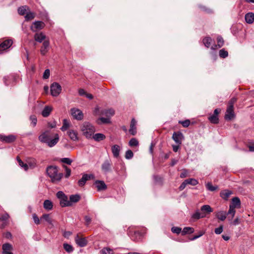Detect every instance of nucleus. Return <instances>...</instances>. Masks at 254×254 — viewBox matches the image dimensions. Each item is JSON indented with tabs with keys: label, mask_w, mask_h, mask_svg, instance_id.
<instances>
[{
	"label": "nucleus",
	"mask_w": 254,
	"mask_h": 254,
	"mask_svg": "<svg viewBox=\"0 0 254 254\" xmlns=\"http://www.w3.org/2000/svg\"><path fill=\"white\" fill-rule=\"evenodd\" d=\"M57 197L60 199L65 196V194L62 191H59L57 193Z\"/></svg>",
	"instance_id": "obj_62"
},
{
	"label": "nucleus",
	"mask_w": 254,
	"mask_h": 254,
	"mask_svg": "<svg viewBox=\"0 0 254 254\" xmlns=\"http://www.w3.org/2000/svg\"><path fill=\"white\" fill-rule=\"evenodd\" d=\"M30 120H31L33 126L35 127L36 125L37 121L36 117L35 115L31 116L30 117Z\"/></svg>",
	"instance_id": "obj_54"
},
{
	"label": "nucleus",
	"mask_w": 254,
	"mask_h": 254,
	"mask_svg": "<svg viewBox=\"0 0 254 254\" xmlns=\"http://www.w3.org/2000/svg\"><path fill=\"white\" fill-rule=\"evenodd\" d=\"M133 156V153L130 150H128L126 152L125 157L127 159H130Z\"/></svg>",
	"instance_id": "obj_50"
},
{
	"label": "nucleus",
	"mask_w": 254,
	"mask_h": 254,
	"mask_svg": "<svg viewBox=\"0 0 254 254\" xmlns=\"http://www.w3.org/2000/svg\"><path fill=\"white\" fill-rule=\"evenodd\" d=\"M46 35L42 32L37 33L34 35L35 40L39 43H41L43 41L46 40Z\"/></svg>",
	"instance_id": "obj_22"
},
{
	"label": "nucleus",
	"mask_w": 254,
	"mask_h": 254,
	"mask_svg": "<svg viewBox=\"0 0 254 254\" xmlns=\"http://www.w3.org/2000/svg\"><path fill=\"white\" fill-rule=\"evenodd\" d=\"M217 44L219 48L223 46L224 44V40L223 38L220 36H218L217 37Z\"/></svg>",
	"instance_id": "obj_51"
},
{
	"label": "nucleus",
	"mask_w": 254,
	"mask_h": 254,
	"mask_svg": "<svg viewBox=\"0 0 254 254\" xmlns=\"http://www.w3.org/2000/svg\"><path fill=\"white\" fill-rule=\"evenodd\" d=\"M171 231L174 233L179 234L181 232L182 229L180 227H173L171 229Z\"/></svg>",
	"instance_id": "obj_52"
},
{
	"label": "nucleus",
	"mask_w": 254,
	"mask_h": 254,
	"mask_svg": "<svg viewBox=\"0 0 254 254\" xmlns=\"http://www.w3.org/2000/svg\"><path fill=\"white\" fill-rule=\"evenodd\" d=\"M94 112L96 115H105L109 118L115 114V111L112 109L102 110L100 111V108L98 107L95 108Z\"/></svg>",
	"instance_id": "obj_4"
},
{
	"label": "nucleus",
	"mask_w": 254,
	"mask_h": 254,
	"mask_svg": "<svg viewBox=\"0 0 254 254\" xmlns=\"http://www.w3.org/2000/svg\"><path fill=\"white\" fill-rule=\"evenodd\" d=\"M234 117V112L233 108L228 107L225 115V119L226 120H231Z\"/></svg>",
	"instance_id": "obj_16"
},
{
	"label": "nucleus",
	"mask_w": 254,
	"mask_h": 254,
	"mask_svg": "<svg viewBox=\"0 0 254 254\" xmlns=\"http://www.w3.org/2000/svg\"><path fill=\"white\" fill-rule=\"evenodd\" d=\"M64 168L65 171V177L67 178L70 175L71 170L69 168H68L67 167H66L65 166H64Z\"/></svg>",
	"instance_id": "obj_55"
},
{
	"label": "nucleus",
	"mask_w": 254,
	"mask_h": 254,
	"mask_svg": "<svg viewBox=\"0 0 254 254\" xmlns=\"http://www.w3.org/2000/svg\"><path fill=\"white\" fill-rule=\"evenodd\" d=\"M236 213L235 208L234 205H230L229 206V209L228 212L227 213V215H231V219H232L234 216H235Z\"/></svg>",
	"instance_id": "obj_34"
},
{
	"label": "nucleus",
	"mask_w": 254,
	"mask_h": 254,
	"mask_svg": "<svg viewBox=\"0 0 254 254\" xmlns=\"http://www.w3.org/2000/svg\"><path fill=\"white\" fill-rule=\"evenodd\" d=\"M13 41L11 39L5 40L0 44V51H3L11 47Z\"/></svg>",
	"instance_id": "obj_14"
},
{
	"label": "nucleus",
	"mask_w": 254,
	"mask_h": 254,
	"mask_svg": "<svg viewBox=\"0 0 254 254\" xmlns=\"http://www.w3.org/2000/svg\"><path fill=\"white\" fill-rule=\"evenodd\" d=\"M210 122L213 124H217L218 123V116H217L213 114L212 115L210 116L208 118Z\"/></svg>",
	"instance_id": "obj_42"
},
{
	"label": "nucleus",
	"mask_w": 254,
	"mask_h": 254,
	"mask_svg": "<svg viewBox=\"0 0 254 254\" xmlns=\"http://www.w3.org/2000/svg\"><path fill=\"white\" fill-rule=\"evenodd\" d=\"M245 20L247 23L252 24L254 21V13L253 12H249L245 15Z\"/></svg>",
	"instance_id": "obj_26"
},
{
	"label": "nucleus",
	"mask_w": 254,
	"mask_h": 254,
	"mask_svg": "<svg viewBox=\"0 0 254 254\" xmlns=\"http://www.w3.org/2000/svg\"><path fill=\"white\" fill-rule=\"evenodd\" d=\"M75 242L76 244L80 247H84L87 244V240L85 238L81 237L78 234L75 237Z\"/></svg>",
	"instance_id": "obj_10"
},
{
	"label": "nucleus",
	"mask_w": 254,
	"mask_h": 254,
	"mask_svg": "<svg viewBox=\"0 0 254 254\" xmlns=\"http://www.w3.org/2000/svg\"><path fill=\"white\" fill-rule=\"evenodd\" d=\"M194 229L193 228L187 227H185L182 231V234L183 235H186L187 233L191 234L193 233Z\"/></svg>",
	"instance_id": "obj_37"
},
{
	"label": "nucleus",
	"mask_w": 254,
	"mask_h": 254,
	"mask_svg": "<svg viewBox=\"0 0 254 254\" xmlns=\"http://www.w3.org/2000/svg\"><path fill=\"white\" fill-rule=\"evenodd\" d=\"M17 138V136L14 134L5 135L0 134V141L5 143H11L14 142Z\"/></svg>",
	"instance_id": "obj_6"
},
{
	"label": "nucleus",
	"mask_w": 254,
	"mask_h": 254,
	"mask_svg": "<svg viewBox=\"0 0 254 254\" xmlns=\"http://www.w3.org/2000/svg\"><path fill=\"white\" fill-rule=\"evenodd\" d=\"M128 144L130 146L134 147L138 146L139 143L138 140L136 138H132L129 140Z\"/></svg>",
	"instance_id": "obj_43"
},
{
	"label": "nucleus",
	"mask_w": 254,
	"mask_h": 254,
	"mask_svg": "<svg viewBox=\"0 0 254 254\" xmlns=\"http://www.w3.org/2000/svg\"><path fill=\"white\" fill-rule=\"evenodd\" d=\"M212 39L209 37H205L203 39V43L205 47L209 48L212 42Z\"/></svg>",
	"instance_id": "obj_36"
},
{
	"label": "nucleus",
	"mask_w": 254,
	"mask_h": 254,
	"mask_svg": "<svg viewBox=\"0 0 254 254\" xmlns=\"http://www.w3.org/2000/svg\"><path fill=\"white\" fill-rule=\"evenodd\" d=\"M91 138H93L96 141L99 142L104 140L106 138V136L103 133H97L94 134H93Z\"/></svg>",
	"instance_id": "obj_24"
},
{
	"label": "nucleus",
	"mask_w": 254,
	"mask_h": 254,
	"mask_svg": "<svg viewBox=\"0 0 254 254\" xmlns=\"http://www.w3.org/2000/svg\"><path fill=\"white\" fill-rule=\"evenodd\" d=\"M172 138L177 144L180 145L182 143L183 135L180 132H175L173 134Z\"/></svg>",
	"instance_id": "obj_15"
},
{
	"label": "nucleus",
	"mask_w": 254,
	"mask_h": 254,
	"mask_svg": "<svg viewBox=\"0 0 254 254\" xmlns=\"http://www.w3.org/2000/svg\"><path fill=\"white\" fill-rule=\"evenodd\" d=\"M97 122L98 124H100L101 123L108 124V123H110V118H109L108 117H107V118L101 117L98 119Z\"/></svg>",
	"instance_id": "obj_39"
},
{
	"label": "nucleus",
	"mask_w": 254,
	"mask_h": 254,
	"mask_svg": "<svg viewBox=\"0 0 254 254\" xmlns=\"http://www.w3.org/2000/svg\"><path fill=\"white\" fill-rule=\"evenodd\" d=\"M102 254H114L113 250L110 248H104L101 251Z\"/></svg>",
	"instance_id": "obj_40"
},
{
	"label": "nucleus",
	"mask_w": 254,
	"mask_h": 254,
	"mask_svg": "<svg viewBox=\"0 0 254 254\" xmlns=\"http://www.w3.org/2000/svg\"><path fill=\"white\" fill-rule=\"evenodd\" d=\"M84 220L85 221L86 225H88L91 221V219L90 217L88 216H85L84 217Z\"/></svg>",
	"instance_id": "obj_63"
},
{
	"label": "nucleus",
	"mask_w": 254,
	"mask_h": 254,
	"mask_svg": "<svg viewBox=\"0 0 254 254\" xmlns=\"http://www.w3.org/2000/svg\"><path fill=\"white\" fill-rule=\"evenodd\" d=\"M200 211L203 217H206L208 214L213 212V209L209 205H203L200 207Z\"/></svg>",
	"instance_id": "obj_11"
},
{
	"label": "nucleus",
	"mask_w": 254,
	"mask_h": 254,
	"mask_svg": "<svg viewBox=\"0 0 254 254\" xmlns=\"http://www.w3.org/2000/svg\"><path fill=\"white\" fill-rule=\"evenodd\" d=\"M187 185V183H186V180H185L183 183L182 184L180 185V186L179 187V189L180 190H183L186 187Z\"/></svg>",
	"instance_id": "obj_64"
},
{
	"label": "nucleus",
	"mask_w": 254,
	"mask_h": 254,
	"mask_svg": "<svg viewBox=\"0 0 254 254\" xmlns=\"http://www.w3.org/2000/svg\"><path fill=\"white\" fill-rule=\"evenodd\" d=\"M45 23L40 21H37L34 22L31 25L30 29L33 32H36L44 28Z\"/></svg>",
	"instance_id": "obj_9"
},
{
	"label": "nucleus",
	"mask_w": 254,
	"mask_h": 254,
	"mask_svg": "<svg viewBox=\"0 0 254 254\" xmlns=\"http://www.w3.org/2000/svg\"><path fill=\"white\" fill-rule=\"evenodd\" d=\"M40 219H41V220L44 219L49 224L53 225L52 220L51 218L50 217L49 214H44L42 215V216L41 217Z\"/></svg>",
	"instance_id": "obj_33"
},
{
	"label": "nucleus",
	"mask_w": 254,
	"mask_h": 254,
	"mask_svg": "<svg viewBox=\"0 0 254 254\" xmlns=\"http://www.w3.org/2000/svg\"><path fill=\"white\" fill-rule=\"evenodd\" d=\"M29 7L26 6H22L18 8V13L21 15H24L26 12L29 10Z\"/></svg>",
	"instance_id": "obj_32"
},
{
	"label": "nucleus",
	"mask_w": 254,
	"mask_h": 254,
	"mask_svg": "<svg viewBox=\"0 0 254 254\" xmlns=\"http://www.w3.org/2000/svg\"><path fill=\"white\" fill-rule=\"evenodd\" d=\"M216 217L221 221H224L227 217V212L224 211H219L216 212Z\"/></svg>",
	"instance_id": "obj_27"
},
{
	"label": "nucleus",
	"mask_w": 254,
	"mask_h": 254,
	"mask_svg": "<svg viewBox=\"0 0 254 254\" xmlns=\"http://www.w3.org/2000/svg\"><path fill=\"white\" fill-rule=\"evenodd\" d=\"M2 254H13L12 252L13 246L11 244L6 243L2 246Z\"/></svg>",
	"instance_id": "obj_12"
},
{
	"label": "nucleus",
	"mask_w": 254,
	"mask_h": 254,
	"mask_svg": "<svg viewBox=\"0 0 254 254\" xmlns=\"http://www.w3.org/2000/svg\"><path fill=\"white\" fill-rule=\"evenodd\" d=\"M94 185L98 191L106 190L107 188L106 185L104 182L102 181H95Z\"/></svg>",
	"instance_id": "obj_21"
},
{
	"label": "nucleus",
	"mask_w": 254,
	"mask_h": 254,
	"mask_svg": "<svg viewBox=\"0 0 254 254\" xmlns=\"http://www.w3.org/2000/svg\"><path fill=\"white\" fill-rule=\"evenodd\" d=\"M223 227L222 225L215 229L214 232L216 234H220L223 232Z\"/></svg>",
	"instance_id": "obj_59"
},
{
	"label": "nucleus",
	"mask_w": 254,
	"mask_h": 254,
	"mask_svg": "<svg viewBox=\"0 0 254 254\" xmlns=\"http://www.w3.org/2000/svg\"><path fill=\"white\" fill-rule=\"evenodd\" d=\"M186 183H187V185L190 184L192 186H195L198 183L196 180L192 178L186 180Z\"/></svg>",
	"instance_id": "obj_46"
},
{
	"label": "nucleus",
	"mask_w": 254,
	"mask_h": 254,
	"mask_svg": "<svg viewBox=\"0 0 254 254\" xmlns=\"http://www.w3.org/2000/svg\"><path fill=\"white\" fill-rule=\"evenodd\" d=\"M61 162L68 165H70L72 163V160L68 158H64L61 159Z\"/></svg>",
	"instance_id": "obj_57"
},
{
	"label": "nucleus",
	"mask_w": 254,
	"mask_h": 254,
	"mask_svg": "<svg viewBox=\"0 0 254 254\" xmlns=\"http://www.w3.org/2000/svg\"><path fill=\"white\" fill-rule=\"evenodd\" d=\"M46 172L48 176L51 178V181L54 183L59 182L63 176V173L59 172L58 167L56 166L48 167Z\"/></svg>",
	"instance_id": "obj_2"
},
{
	"label": "nucleus",
	"mask_w": 254,
	"mask_h": 254,
	"mask_svg": "<svg viewBox=\"0 0 254 254\" xmlns=\"http://www.w3.org/2000/svg\"><path fill=\"white\" fill-rule=\"evenodd\" d=\"M228 56V53L225 51L224 49H221L219 51V56L222 58H225Z\"/></svg>",
	"instance_id": "obj_49"
},
{
	"label": "nucleus",
	"mask_w": 254,
	"mask_h": 254,
	"mask_svg": "<svg viewBox=\"0 0 254 254\" xmlns=\"http://www.w3.org/2000/svg\"><path fill=\"white\" fill-rule=\"evenodd\" d=\"M51 94L53 96H58L62 91L61 86L57 82H54L50 86Z\"/></svg>",
	"instance_id": "obj_5"
},
{
	"label": "nucleus",
	"mask_w": 254,
	"mask_h": 254,
	"mask_svg": "<svg viewBox=\"0 0 254 254\" xmlns=\"http://www.w3.org/2000/svg\"><path fill=\"white\" fill-rule=\"evenodd\" d=\"M111 164L108 161H106L102 165V169L103 171L106 173L109 172L110 170Z\"/></svg>",
	"instance_id": "obj_30"
},
{
	"label": "nucleus",
	"mask_w": 254,
	"mask_h": 254,
	"mask_svg": "<svg viewBox=\"0 0 254 254\" xmlns=\"http://www.w3.org/2000/svg\"><path fill=\"white\" fill-rule=\"evenodd\" d=\"M111 150L115 158L119 157L121 151V147L119 145L115 144L112 146Z\"/></svg>",
	"instance_id": "obj_18"
},
{
	"label": "nucleus",
	"mask_w": 254,
	"mask_h": 254,
	"mask_svg": "<svg viewBox=\"0 0 254 254\" xmlns=\"http://www.w3.org/2000/svg\"><path fill=\"white\" fill-rule=\"evenodd\" d=\"M35 13L31 12H28L26 13L25 18L26 20H29L35 17Z\"/></svg>",
	"instance_id": "obj_48"
},
{
	"label": "nucleus",
	"mask_w": 254,
	"mask_h": 254,
	"mask_svg": "<svg viewBox=\"0 0 254 254\" xmlns=\"http://www.w3.org/2000/svg\"><path fill=\"white\" fill-rule=\"evenodd\" d=\"M50 70L49 69H47L45 70L44 73H43V78L44 79H48L49 78V76H50Z\"/></svg>",
	"instance_id": "obj_56"
},
{
	"label": "nucleus",
	"mask_w": 254,
	"mask_h": 254,
	"mask_svg": "<svg viewBox=\"0 0 254 254\" xmlns=\"http://www.w3.org/2000/svg\"><path fill=\"white\" fill-rule=\"evenodd\" d=\"M32 217H33V220L36 224L38 225L40 224V219L35 213H34L32 215Z\"/></svg>",
	"instance_id": "obj_58"
},
{
	"label": "nucleus",
	"mask_w": 254,
	"mask_h": 254,
	"mask_svg": "<svg viewBox=\"0 0 254 254\" xmlns=\"http://www.w3.org/2000/svg\"><path fill=\"white\" fill-rule=\"evenodd\" d=\"M67 133L70 138L73 141H77L78 140L76 131L73 130H70L67 132Z\"/></svg>",
	"instance_id": "obj_28"
},
{
	"label": "nucleus",
	"mask_w": 254,
	"mask_h": 254,
	"mask_svg": "<svg viewBox=\"0 0 254 254\" xmlns=\"http://www.w3.org/2000/svg\"><path fill=\"white\" fill-rule=\"evenodd\" d=\"M69 127V123L66 119H64L63 121V125L61 127L62 131L66 130Z\"/></svg>",
	"instance_id": "obj_45"
},
{
	"label": "nucleus",
	"mask_w": 254,
	"mask_h": 254,
	"mask_svg": "<svg viewBox=\"0 0 254 254\" xmlns=\"http://www.w3.org/2000/svg\"><path fill=\"white\" fill-rule=\"evenodd\" d=\"M17 160L18 161L19 165L21 168H23L25 171H27L28 169V166L27 164L23 163L22 161L19 158V157H17Z\"/></svg>",
	"instance_id": "obj_38"
},
{
	"label": "nucleus",
	"mask_w": 254,
	"mask_h": 254,
	"mask_svg": "<svg viewBox=\"0 0 254 254\" xmlns=\"http://www.w3.org/2000/svg\"><path fill=\"white\" fill-rule=\"evenodd\" d=\"M53 110V108L51 106H46L42 111V116L45 118L49 117Z\"/></svg>",
	"instance_id": "obj_17"
},
{
	"label": "nucleus",
	"mask_w": 254,
	"mask_h": 254,
	"mask_svg": "<svg viewBox=\"0 0 254 254\" xmlns=\"http://www.w3.org/2000/svg\"><path fill=\"white\" fill-rule=\"evenodd\" d=\"M63 246L64 249L68 253H71L73 251L72 246L68 244H64Z\"/></svg>",
	"instance_id": "obj_47"
},
{
	"label": "nucleus",
	"mask_w": 254,
	"mask_h": 254,
	"mask_svg": "<svg viewBox=\"0 0 254 254\" xmlns=\"http://www.w3.org/2000/svg\"><path fill=\"white\" fill-rule=\"evenodd\" d=\"M206 189L211 191H215L218 189L217 186H213L211 183H208L206 184Z\"/></svg>",
	"instance_id": "obj_44"
},
{
	"label": "nucleus",
	"mask_w": 254,
	"mask_h": 254,
	"mask_svg": "<svg viewBox=\"0 0 254 254\" xmlns=\"http://www.w3.org/2000/svg\"><path fill=\"white\" fill-rule=\"evenodd\" d=\"M179 123L181 124L184 127H187L190 125V121L189 120H186L184 121H180Z\"/></svg>",
	"instance_id": "obj_53"
},
{
	"label": "nucleus",
	"mask_w": 254,
	"mask_h": 254,
	"mask_svg": "<svg viewBox=\"0 0 254 254\" xmlns=\"http://www.w3.org/2000/svg\"><path fill=\"white\" fill-rule=\"evenodd\" d=\"M70 114L74 119L82 120L83 119V114L79 109L73 108L70 109Z\"/></svg>",
	"instance_id": "obj_7"
},
{
	"label": "nucleus",
	"mask_w": 254,
	"mask_h": 254,
	"mask_svg": "<svg viewBox=\"0 0 254 254\" xmlns=\"http://www.w3.org/2000/svg\"><path fill=\"white\" fill-rule=\"evenodd\" d=\"M203 216L200 210H197L196 211L191 215V218L193 220H198L200 218H203Z\"/></svg>",
	"instance_id": "obj_31"
},
{
	"label": "nucleus",
	"mask_w": 254,
	"mask_h": 254,
	"mask_svg": "<svg viewBox=\"0 0 254 254\" xmlns=\"http://www.w3.org/2000/svg\"><path fill=\"white\" fill-rule=\"evenodd\" d=\"M80 198V196L78 194H75V195H71L69 197L70 200L69 201H70L71 203L72 204V202H78Z\"/></svg>",
	"instance_id": "obj_35"
},
{
	"label": "nucleus",
	"mask_w": 254,
	"mask_h": 254,
	"mask_svg": "<svg viewBox=\"0 0 254 254\" xmlns=\"http://www.w3.org/2000/svg\"><path fill=\"white\" fill-rule=\"evenodd\" d=\"M17 79V76L14 75H11L8 76H6L3 78V81L4 84L8 86L10 84V82H15Z\"/></svg>",
	"instance_id": "obj_20"
},
{
	"label": "nucleus",
	"mask_w": 254,
	"mask_h": 254,
	"mask_svg": "<svg viewBox=\"0 0 254 254\" xmlns=\"http://www.w3.org/2000/svg\"><path fill=\"white\" fill-rule=\"evenodd\" d=\"M44 208L48 210L52 209L53 208V203L50 200H46L44 201L43 203Z\"/></svg>",
	"instance_id": "obj_29"
},
{
	"label": "nucleus",
	"mask_w": 254,
	"mask_h": 254,
	"mask_svg": "<svg viewBox=\"0 0 254 254\" xmlns=\"http://www.w3.org/2000/svg\"><path fill=\"white\" fill-rule=\"evenodd\" d=\"M232 194V191L228 190H225L220 192V195L223 199L228 200V199Z\"/></svg>",
	"instance_id": "obj_25"
},
{
	"label": "nucleus",
	"mask_w": 254,
	"mask_h": 254,
	"mask_svg": "<svg viewBox=\"0 0 254 254\" xmlns=\"http://www.w3.org/2000/svg\"><path fill=\"white\" fill-rule=\"evenodd\" d=\"M136 122L134 119H132L131 121L130 125V128L129 129V133L132 135H134L136 133Z\"/></svg>",
	"instance_id": "obj_19"
},
{
	"label": "nucleus",
	"mask_w": 254,
	"mask_h": 254,
	"mask_svg": "<svg viewBox=\"0 0 254 254\" xmlns=\"http://www.w3.org/2000/svg\"><path fill=\"white\" fill-rule=\"evenodd\" d=\"M38 139L41 142L52 147L58 142L59 136L57 133L54 134L50 130H46L39 136Z\"/></svg>",
	"instance_id": "obj_1"
},
{
	"label": "nucleus",
	"mask_w": 254,
	"mask_h": 254,
	"mask_svg": "<svg viewBox=\"0 0 254 254\" xmlns=\"http://www.w3.org/2000/svg\"><path fill=\"white\" fill-rule=\"evenodd\" d=\"M60 204L62 207L69 206L71 205L70 201L68 200L66 195L60 199Z\"/></svg>",
	"instance_id": "obj_23"
},
{
	"label": "nucleus",
	"mask_w": 254,
	"mask_h": 254,
	"mask_svg": "<svg viewBox=\"0 0 254 254\" xmlns=\"http://www.w3.org/2000/svg\"><path fill=\"white\" fill-rule=\"evenodd\" d=\"M94 179V176L93 174H84L82 175V178L78 181V184L80 187H83L87 181Z\"/></svg>",
	"instance_id": "obj_8"
},
{
	"label": "nucleus",
	"mask_w": 254,
	"mask_h": 254,
	"mask_svg": "<svg viewBox=\"0 0 254 254\" xmlns=\"http://www.w3.org/2000/svg\"><path fill=\"white\" fill-rule=\"evenodd\" d=\"M9 217V215L7 213H5L0 218V220L1 221H6Z\"/></svg>",
	"instance_id": "obj_60"
},
{
	"label": "nucleus",
	"mask_w": 254,
	"mask_h": 254,
	"mask_svg": "<svg viewBox=\"0 0 254 254\" xmlns=\"http://www.w3.org/2000/svg\"><path fill=\"white\" fill-rule=\"evenodd\" d=\"M80 128L83 134L87 138H91L92 135L96 131L95 127L87 122H84L81 125Z\"/></svg>",
	"instance_id": "obj_3"
},
{
	"label": "nucleus",
	"mask_w": 254,
	"mask_h": 254,
	"mask_svg": "<svg viewBox=\"0 0 254 254\" xmlns=\"http://www.w3.org/2000/svg\"><path fill=\"white\" fill-rule=\"evenodd\" d=\"M236 98H232L229 102L228 107L233 108L234 104L236 102Z\"/></svg>",
	"instance_id": "obj_61"
},
{
	"label": "nucleus",
	"mask_w": 254,
	"mask_h": 254,
	"mask_svg": "<svg viewBox=\"0 0 254 254\" xmlns=\"http://www.w3.org/2000/svg\"><path fill=\"white\" fill-rule=\"evenodd\" d=\"M241 204V201L240 199L238 197H235L232 199V204L230 205H234L235 208L237 206H240Z\"/></svg>",
	"instance_id": "obj_41"
},
{
	"label": "nucleus",
	"mask_w": 254,
	"mask_h": 254,
	"mask_svg": "<svg viewBox=\"0 0 254 254\" xmlns=\"http://www.w3.org/2000/svg\"><path fill=\"white\" fill-rule=\"evenodd\" d=\"M50 49V42L49 40H45L40 48V53L42 56L45 55Z\"/></svg>",
	"instance_id": "obj_13"
}]
</instances>
